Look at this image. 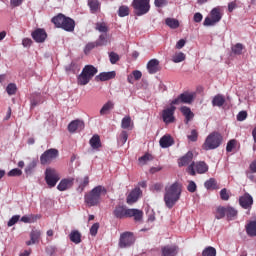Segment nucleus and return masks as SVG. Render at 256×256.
I'll list each match as a JSON object with an SVG mask.
<instances>
[{"label":"nucleus","instance_id":"obj_1","mask_svg":"<svg viewBox=\"0 0 256 256\" xmlns=\"http://www.w3.org/2000/svg\"><path fill=\"white\" fill-rule=\"evenodd\" d=\"M183 186L179 182H174L165 187L164 202L168 209H173L177 202L181 199Z\"/></svg>","mask_w":256,"mask_h":256},{"label":"nucleus","instance_id":"obj_2","mask_svg":"<svg viewBox=\"0 0 256 256\" xmlns=\"http://www.w3.org/2000/svg\"><path fill=\"white\" fill-rule=\"evenodd\" d=\"M106 195L107 189L104 186L98 185L89 193L85 194L84 201L88 207H95L101 203V197H105Z\"/></svg>","mask_w":256,"mask_h":256},{"label":"nucleus","instance_id":"obj_3","mask_svg":"<svg viewBox=\"0 0 256 256\" xmlns=\"http://www.w3.org/2000/svg\"><path fill=\"white\" fill-rule=\"evenodd\" d=\"M116 219H125L127 217H134L135 221H141L143 219V211L139 209H127L125 206H116L113 211Z\"/></svg>","mask_w":256,"mask_h":256},{"label":"nucleus","instance_id":"obj_4","mask_svg":"<svg viewBox=\"0 0 256 256\" xmlns=\"http://www.w3.org/2000/svg\"><path fill=\"white\" fill-rule=\"evenodd\" d=\"M52 23H54L55 27L68 31L69 33L75 31V20L66 17L63 14H58L57 16L53 17Z\"/></svg>","mask_w":256,"mask_h":256},{"label":"nucleus","instance_id":"obj_5","mask_svg":"<svg viewBox=\"0 0 256 256\" xmlns=\"http://www.w3.org/2000/svg\"><path fill=\"white\" fill-rule=\"evenodd\" d=\"M95 75H97V68L93 65H86L82 72L78 75V85H87L89 81L95 77Z\"/></svg>","mask_w":256,"mask_h":256},{"label":"nucleus","instance_id":"obj_6","mask_svg":"<svg viewBox=\"0 0 256 256\" xmlns=\"http://www.w3.org/2000/svg\"><path fill=\"white\" fill-rule=\"evenodd\" d=\"M222 141L223 136H221L218 132H212L205 139L203 149H205V151H212L213 149H217V147L221 145Z\"/></svg>","mask_w":256,"mask_h":256},{"label":"nucleus","instance_id":"obj_7","mask_svg":"<svg viewBox=\"0 0 256 256\" xmlns=\"http://www.w3.org/2000/svg\"><path fill=\"white\" fill-rule=\"evenodd\" d=\"M209 171V165L205 163V161H198V162H192L187 167V173L191 175L192 177H195L198 173V175H205Z\"/></svg>","mask_w":256,"mask_h":256},{"label":"nucleus","instance_id":"obj_8","mask_svg":"<svg viewBox=\"0 0 256 256\" xmlns=\"http://www.w3.org/2000/svg\"><path fill=\"white\" fill-rule=\"evenodd\" d=\"M133 7L135 10V14L138 17H141V15H147V13H149V10L151 9V6L149 5V0H134Z\"/></svg>","mask_w":256,"mask_h":256},{"label":"nucleus","instance_id":"obj_9","mask_svg":"<svg viewBox=\"0 0 256 256\" xmlns=\"http://www.w3.org/2000/svg\"><path fill=\"white\" fill-rule=\"evenodd\" d=\"M61 179V175L57 170L53 168H47L45 171V181L48 185V187H55L57 183H59V180Z\"/></svg>","mask_w":256,"mask_h":256},{"label":"nucleus","instance_id":"obj_10","mask_svg":"<svg viewBox=\"0 0 256 256\" xmlns=\"http://www.w3.org/2000/svg\"><path fill=\"white\" fill-rule=\"evenodd\" d=\"M210 17H206L203 25L204 27H214V25H217L219 21H221V12L219 11V8H213L210 12Z\"/></svg>","mask_w":256,"mask_h":256},{"label":"nucleus","instance_id":"obj_11","mask_svg":"<svg viewBox=\"0 0 256 256\" xmlns=\"http://www.w3.org/2000/svg\"><path fill=\"white\" fill-rule=\"evenodd\" d=\"M57 157H59V150L55 148L48 149L40 156V163L41 165H49Z\"/></svg>","mask_w":256,"mask_h":256},{"label":"nucleus","instance_id":"obj_12","mask_svg":"<svg viewBox=\"0 0 256 256\" xmlns=\"http://www.w3.org/2000/svg\"><path fill=\"white\" fill-rule=\"evenodd\" d=\"M194 96L192 93H182L177 98L171 101L170 105H181V103H185L186 105H191L193 103Z\"/></svg>","mask_w":256,"mask_h":256},{"label":"nucleus","instance_id":"obj_13","mask_svg":"<svg viewBox=\"0 0 256 256\" xmlns=\"http://www.w3.org/2000/svg\"><path fill=\"white\" fill-rule=\"evenodd\" d=\"M175 109L177 108L171 105L169 108H166L162 111V119L166 125L175 123Z\"/></svg>","mask_w":256,"mask_h":256},{"label":"nucleus","instance_id":"obj_14","mask_svg":"<svg viewBox=\"0 0 256 256\" xmlns=\"http://www.w3.org/2000/svg\"><path fill=\"white\" fill-rule=\"evenodd\" d=\"M135 243V236H133V233L131 232H125L121 234L119 245L122 249H125V247H131Z\"/></svg>","mask_w":256,"mask_h":256},{"label":"nucleus","instance_id":"obj_15","mask_svg":"<svg viewBox=\"0 0 256 256\" xmlns=\"http://www.w3.org/2000/svg\"><path fill=\"white\" fill-rule=\"evenodd\" d=\"M239 205L242 209H251L253 207V196L249 193L240 196Z\"/></svg>","mask_w":256,"mask_h":256},{"label":"nucleus","instance_id":"obj_16","mask_svg":"<svg viewBox=\"0 0 256 256\" xmlns=\"http://www.w3.org/2000/svg\"><path fill=\"white\" fill-rule=\"evenodd\" d=\"M74 183H75V178L73 177L64 178L57 185V189L58 191H67L73 187Z\"/></svg>","mask_w":256,"mask_h":256},{"label":"nucleus","instance_id":"obj_17","mask_svg":"<svg viewBox=\"0 0 256 256\" xmlns=\"http://www.w3.org/2000/svg\"><path fill=\"white\" fill-rule=\"evenodd\" d=\"M85 129V122L83 120H73L68 125L69 133H75L76 131H83Z\"/></svg>","mask_w":256,"mask_h":256},{"label":"nucleus","instance_id":"obj_18","mask_svg":"<svg viewBox=\"0 0 256 256\" xmlns=\"http://www.w3.org/2000/svg\"><path fill=\"white\" fill-rule=\"evenodd\" d=\"M159 63L160 62L157 59H151L147 63V71L150 75H155V73H158V71H161V66Z\"/></svg>","mask_w":256,"mask_h":256},{"label":"nucleus","instance_id":"obj_19","mask_svg":"<svg viewBox=\"0 0 256 256\" xmlns=\"http://www.w3.org/2000/svg\"><path fill=\"white\" fill-rule=\"evenodd\" d=\"M32 38L34 41H36V43H45V39H47V32L41 28H38L32 32Z\"/></svg>","mask_w":256,"mask_h":256},{"label":"nucleus","instance_id":"obj_20","mask_svg":"<svg viewBox=\"0 0 256 256\" xmlns=\"http://www.w3.org/2000/svg\"><path fill=\"white\" fill-rule=\"evenodd\" d=\"M142 193L143 192L141 191V188H135L134 190H132L127 197L128 205H132V203H137Z\"/></svg>","mask_w":256,"mask_h":256},{"label":"nucleus","instance_id":"obj_21","mask_svg":"<svg viewBox=\"0 0 256 256\" xmlns=\"http://www.w3.org/2000/svg\"><path fill=\"white\" fill-rule=\"evenodd\" d=\"M159 143L162 149H167L171 147L175 143V141L173 140V137H171V135L166 134L160 139Z\"/></svg>","mask_w":256,"mask_h":256},{"label":"nucleus","instance_id":"obj_22","mask_svg":"<svg viewBox=\"0 0 256 256\" xmlns=\"http://www.w3.org/2000/svg\"><path fill=\"white\" fill-rule=\"evenodd\" d=\"M193 161V152L189 151L178 160L179 167H185Z\"/></svg>","mask_w":256,"mask_h":256},{"label":"nucleus","instance_id":"obj_23","mask_svg":"<svg viewBox=\"0 0 256 256\" xmlns=\"http://www.w3.org/2000/svg\"><path fill=\"white\" fill-rule=\"evenodd\" d=\"M39 237H41L40 230H32L30 232V240L26 242V245H35V243H39Z\"/></svg>","mask_w":256,"mask_h":256},{"label":"nucleus","instance_id":"obj_24","mask_svg":"<svg viewBox=\"0 0 256 256\" xmlns=\"http://www.w3.org/2000/svg\"><path fill=\"white\" fill-rule=\"evenodd\" d=\"M31 109L37 107V105H41L43 103V97L40 93H33L30 97Z\"/></svg>","mask_w":256,"mask_h":256},{"label":"nucleus","instance_id":"obj_25","mask_svg":"<svg viewBox=\"0 0 256 256\" xmlns=\"http://www.w3.org/2000/svg\"><path fill=\"white\" fill-rule=\"evenodd\" d=\"M115 109V103L111 100L106 102L102 108L100 109V115H108V113H111Z\"/></svg>","mask_w":256,"mask_h":256},{"label":"nucleus","instance_id":"obj_26","mask_svg":"<svg viewBox=\"0 0 256 256\" xmlns=\"http://www.w3.org/2000/svg\"><path fill=\"white\" fill-rule=\"evenodd\" d=\"M180 111L182 115H184L186 119V123H189V121L193 120V117H195V114H193V112L191 111V108L187 106L181 107Z\"/></svg>","mask_w":256,"mask_h":256},{"label":"nucleus","instance_id":"obj_27","mask_svg":"<svg viewBox=\"0 0 256 256\" xmlns=\"http://www.w3.org/2000/svg\"><path fill=\"white\" fill-rule=\"evenodd\" d=\"M177 246H164L162 248V256H176Z\"/></svg>","mask_w":256,"mask_h":256},{"label":"nucleus","instance_id":"obj_28","mask_svg":"<svg viewBox=\"0 0 256 256\" xmlns=\"http://www.w3.org/2000/svg\"><path fill=\"white\" fill-rule=\"evenodd\" d=\"M77 183H79L77 187L78 193H83L85 191V187L89 185V177L85 176L83 179H77Z\"/></svg>","mask_w":256,"mask_h":256},{"label":"nucleus","instance_id":"obj_29","mask_svg":"<svg viewBox=\"0 0 256 256\" xmlns=\"http://www.w3.org/2000/svg\"><path fill=\"white\" fill-rule=\"evenodd\" d=\"M246 233L249 237H256V221H250L246 225Z\"/></svg>","mask_w":256,"mask_h":256},{"label":"nucleus","instance_id":"obj_30","mask_svg":"<svg viewBox=\"0 0 256 256\" xmlns=\"http://www.w3.org/2000/svg\"><path fill=\"white\" fill-rule=\"evenodd\" d=\"M212 105L213 107H223V105H225V97L221 94L214 96Z\"/></svg>","mask_w":256,"mask_h":256},{"label":"nucleus","instance_id":"obj_31","mask_svg":"<svg viewBox=\"0 0 256 256\" xmlns=\"http://www.w3.org/2000/svg\"><path fill=\"white\" fill-rule=\"evenodd\" d=\"M89 143L94 150H97L99 149V147H101V138L99 137V135L95 134L92 136Z\"/></svg>","mask_w":256,"mask_h":256},{"label":"nucleus","instance_id":"obj_32","mask_svg":"<svg viewBox=\"0 0 256 256\" xmlns=\"http://www.w3.org/2000/svg\"><path fill=\"white\" fill-rule=\"evenodd\" d=\"M115 75V71L102 72L97 76V79H99L100 81H109V79H114Z\"/></svg>","mask_w":256,"mask_h":256},{"label":"nucleus","instance_id":"obj_33","mask_svg":"<svg viewBox=\"0 0 256 256\" xmlns=\"http://www.w3.org/2000/svg\"><path fill=\"white\" fill-rule=\"evenodd\" d=\"M70 241H72V243H75V245H79V243H81V233L77 230H73L70 235Z\"/></svg>","mask_w":256,"mask_h":256},{"label":"nucleus","instance_id":"obj_34","mask_svg":"<svg viewBox=\"0 0 256 256\" xmlns=\"http://www.w3.org/2000/svg\"><path fill=\"white\" fill-rule=\"evenodd\" d=\"M237 213V209L231 206L226 207V217L227 219H229V221H233L234 219H236Z\"/></svg>","mask_w":256,"mask_h":256},{"label":"nucleus","instance_id":"obj_35","mask_svg":"<svg viewBox=\"0 0 256 256\" xmlns=\"http://www.w3.org/2000/svg\"><path fill=\"white\" fill-rule=\"evenodd\" d=\"M122 129H133V120H131V116H125L121 122Z\"/></svg>","mask_w":256,"mask_h":256},{"label":"nucleus","instance_id":"obj_36","mask_svg":"<svg viewBox=\"0 0 256 256\" xmlns=\"http://www.w3.org/2000/svg\"><path fill=\"white\" fill-rule=\"evenodd\" d=\"M109 43V38L107 33L101 34L99 38L96 40L97 47H105Z\"/></svg>","mask_w":256,"mask_h":256},{"label":"nucleus","instance_id":"obj_37","mask_svg":"<svg viewBox=\"0 0 256 256\" xmlns=\"http://www.w3.org/2000/svg\"><path fill=\"white\" fill-rule=\"evenodd\" d=\"M204 187L205 189H208V190L217 189V180H215V178H210L204 183Z\"/></svg>","mask_w":256,"mask_h":256},{"label":"nucleus","instance_id":"obj_38","mask_svg":"<svg viewBox=\"0 0 256 256\" xmlns=\"http://www.w3.org/2000/svg\"><path fill=\"white\" fill-rule=\"evenodd\" d=\"M88 6L90 7L91 13H97L99 11V0H88Z\"/></svg>","mask_w":256,"mask_h":256},{"label":"nucleus","instance_id":"obj_39","mask_svg":"<svg viewBox=\"0 0 256 256\" xmlns=\"http://www.w3.org/2000/svg\"><path fill=\"white\" fill-rule=\"evenodd\" d=\"M96 31H99V33L105 34L107 31H109V28L107 27V24L104 22H97L95 26Z\"/></svg>","mask_w":256,"mask_h":256},{"label":"nucleus","instance_id":"obj_40","mask_svg":"<svg viewBox=\"0 0 256 256\" xmlns=\"http://www.w3.org/2000/svg\"><path fill=\"white\" fill-rule=\"evenodd\" d=\"M202 256H217V250L211 246H208L203 250Z\"/></svg>","mask_w":256,"mask_h":256},{"label":"nucleus","instance_id":"obj_41","mask_svg":"<svg viewBox=\"0 0 256 256\" xmlns=\"http://www.w3.org/2000/svg\"><path fill=\"white\" fill-rule=\"evenodd\" d=\"M166 25H168L170 29H177L179 27V20L174 18H167Z\"/></svg>","mask_w":256,"mask_h":256},{"label":"nucleus","instance_id":"obj_42","mask_svg":"<svg viewBox=\"0 0 256 256\" xmlns=\"http://www.w3.org/2000/svg\"><path fill=\"white\" fill-rule=\"evenodd\" d=\"M225 215H227V207H218L216 211V219H223Z\"/></svg>","mask_w":256,"mask_h":256},{"label":"nucleus","instance_id":"obj_43","mask_svg":"<svg viewBox=\"0 0 256 256\" xmlns=\"http://www.w3.org/2000/svg\"><path fill=\"white\" fill-rule=\"evenodd\" d=\"M130 10L128 6L122 5L118 9V15L120 17H127L129 16Z\"/></svg>","mask_w":256,"mask_h":256},{"label":"nucleus","instance_id":"obj_44","mask_svg":"<svg viewBox=\"0 0 256 256\" xmlns=\"http://www.w3.org/2000/svg\"><path fill=\"white\" fill-rule=\"evenodd\" d=\"M172 61L173 63H182V61H185V53L183 52L176 53L172 57Z\"/></svg>","mask_w":256,"mask_h":256},{"label":"nucleus","instance_id":"obj_45","mask_svg":"<svg viewBox=\"0 0 256 256\" xmlns=\"http://www.w3.org/2000/svg\"><path fill=\"white\" fill-rule=\"evenodd\" d=\"M127 139H129V134H127V131H122L118 138V144L125 145V143H127Z\"/></svg>","mask_w":256,"mask_h":256},{"label":"nucleus","instance_id":"obj_46","mask_svg":"<svg viewBox=\"0 0 256 256\" xmlns=\"http://www.w3.org/2000/svg\"><path fill=\"white\" fill-rule=\"evenodd\" d=\"M232 53H234V55H241V53H243V44L237 43L232 46Z\"/></svg>","mask_w":256,"mask_h":256},{"label":"nucleus","instance_id":"obj_47","mask_svg":"<svg viewBox=\"0 0 256 256\" xmlns=\"http://www.w3.org/2000/svg\"><path fill=\"white\" fill-rule=\"evenodd\" d=\"M20 221H22V223H35V216L33 214L24 215L21 217Z\"/></svg>","mask_w":256,"mask_h":256},{"label":"nucleus","instance_id":"obj_48","mask_svg":"<svg viewBox=\"0 0 256 256\" xmlns=\"http://www.w3.org/2000/svg\"><path fill=\"white\" fill-rule=\"evenodd\" d=\"M6 93H8V95H15V93H17V85L13 83L8 84L6 87Z\"/></svg>","mask_w":256,"mask_h":256},{"label":"nucleus","instance_id":"obj_49","mask_svg":"<svg viewBox=\"0 0 256 256\" xmlns=\"http://www.w3.org/2000/svg\"><path fill=\"white\" fill-rule=\"evenodd\" d=\"M23 175V171L18 168H14L8 172V177H21Z\"/></svg>","mask_w":256,"mask_h":256},{"label":"nucleus","instance_id":"obj_50","mask_svg":"<svg viewBox=\"0 0 256 256\" xmlns=\"http://www.w3.org/2000/svg\"><path fill=\"white\" fill-rule=\"evenodd\" d=\"M95 47H97V42H89L88 44H86V46L84 48L85 55H87V53L93 51V49H95Z\"/></svg>","mask_w":256,"mask_h":256},{"label":"nucleus","instance_id":"obj_51","mask_svg":"<svg viewBox=\"0 0 256 256\" xmlns=\"http://www.w3.org/2000/svg\"><path fill=\"white\" fill-rule=\"evenodd\" d=\"M153 159V156L151 154H145L144 156L139 158L140 165H146L148 161H151Z\"/></svg>","mask_w":256,"mask_h":256},{"label":"nucleus","instance_id":"obj_52","mask_svg":"<svg viewBox=\"0 0 256 256\" xmlns=\"http://www.w3.org/2000/svg\"><path fill=\"white\" fill-rule=\"evenodd\" d=\"M235 145H237V140H235V139L230 140L226 146L227 153H231V151H233V149H235Z\"/></svg>","mask_w":256,"mask_h":256},{"label":"nucleus","instance_id":"obj_53","mask_svg":"<svg viewBox=\"0 0 256 256\" xmlns=\"http://www.w3.org/2000/svg\"><path fill=\"white\" fill-rule=\"evenodd\" d=\"M187 191H189V193H195V191H197V184L195 181L191 180L188 182Z\"/></svg>","mask_w":256,"mask_h":256},{"label":"nucleus","instance_id":"obj_54","mask_svg":"<svg viewBox=\"0 0 256 256\" xmlns=\"http://www.w3.org/2000/svg\"><path fill=\"white\" fill-rule=\"evenodd\" d=\"M19 219H21L20 215H14L11 217V219L8 221L7 225L9 227H13V225H16L17 222L19 221Z\"/></svg>","mask_w":256,"mask_h":256},{"label":"nucleus","instance_id":"obj_55","mask_svg":"<svg viewBox=\"0 0 256 256\" xmlns=\"http://www.w3.org/2000/svg\"><path fill=\"white\" fill-rule=\"evenodd\" d=\"M45 251H46L47 255L53 256V255H55V253L57 251V246H47L45 248Z\"/></svg>","mask_w":256,"mask_h":256},{"label":"nucleus","instance_id":"obj_56","mask_svg":"<svg viewBox=\"0 0 256 256\" xmlns=\"http://www.w3.org/2000/svg\"><path fill=\"white\" fill-rule=\"evenodd\" d=\"M109 58H110V63H112V65H115V63L119 61V55L115 52H111L109 54Z\"/></svg>","mask_w":256,"mask_h":256},{"label":"nucleus","instance_id":"obj_57","mask_svg":"<svg viewBox=\"0 0 256 256\" xmlns=\"http://www.w3.org/2000/svg\"><path fill=\"white\" fill-rule=\"evenodd\" d=\"M98 231H99V223H94L90 228V235H92V237H95Z\"/></svg>","mask_w":256,"mask_h":256},{"label":"nucleus","instance_id":"obj_58","mask_svg":"<svg viewBox=\"0 0 256 256\" xmlns=\"http://www.w3.org/2000/svg\"><path fill=\"white\" fill-rule=\"evenodd\" d=\"M220 197H221L222 201H229V193L227 192V189L223 188L220 191Z\"/></svg>","mask_w":256,"mask_h":256},{"label":"nucleus","instance_id":"obj_59","mask_svg":"<svg viewBox=\"0 0 256 256\" xmlns=\"http://www.w3.org/2000/svg\"><path fill=\"white\" fill-rule=\"evenodd\" d=\"M35 167H37V164L35 162H31L26 168H25V173L27 175L31 174L33 169H35Z\"/></svg>","mask_w":256,"mask_h":256},{"label":"nucleus","instance_id":"obj_60","mask_svg":"<svg viewBox=\"0 0 256 256\" xmlns=\"http://www.w3.org/2000/svg\"><path fill=\"white\" fill-rule=\"evenodd\" d=\"M247 119V111H240L237 115V121H245Z\"/></svg>","mask_w":256,"mask_h":256},{"label":"nucleus","instance_id":"obj_61","mask_svg":"<svg viewBox=\"0 0 256 256\" xmlns=\"http://www.w3.org/2000/svg\"><path fill=\"white\" fill-rule=\"evenodd\" d=\"M168 2L169 0H155L154 4L155 7H165V5H167Z\"/></svg>","mask_w":256,"mask_h":256},{"label":"nucleus","instance_id":"obj_62","mask_svg":"<svg viewBox=\"0 0 256 256\" xmlns=\"http://www.w3.org/2000/svg\"><path fill=\"white\" fill-rule=\"evenodd\" d=\"M151 191H161L163 189V184L155 183L150 187Z\"/></svg>","mask_w":256,"mask_h":256},{"label":"nucleus","instance_id":"obj_63","mask_svg":"<svg viewBox=\"0 0 256 256\" xmlns=\"http://www.w3.org/2000/svg\"><path fill=\"white\" fill-rule=\"evenodd\" d=\"M197 137H198L197 130H192L191 134L188 135L189 141H197Z\"/></svg>","mask_w":256,"mask_h":256},{"label":"nucleus","instance_id":"obj_64","mask_svg":"<svg viewBox=\"0 0 256 256\" xmlns=\"http://www.w3.org/2000/svg\"><path fill=\"white\" fill-rule=\"evenodd\" d=\"M132 76L134 77L135 81H139V79L143 77V74L141 73V71L136 70L132 72Z\"/></svg>","mask_w":256,"mask_h":256}]
</instances>
